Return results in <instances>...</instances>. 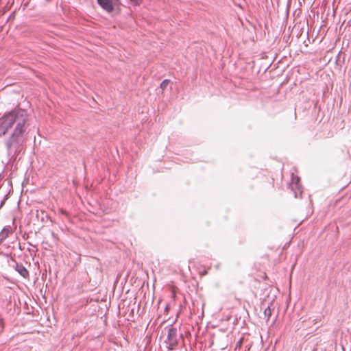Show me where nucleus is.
<instances>
[{
  "mask_svg": "<svg viewBox=\"0 0 351 351\" xmlns=\"http://www.w3.org/2000/svg\"><path fill=\"white\" fill-rule=\"evenodd\" d=\"M30 125L27 110L15 108L0 117V136L12 129L10 136L5 141L8 156L16 158L23 149Z\"/></svg>",
  "mask_w": 351,
  "mask_h": 351,
  "instance_id": "obj_1",
  "label": "nucleus"
},
{
  "mask_svg": "<svg viewBox=\"0 0 351 351\" xmlns=\"http://www.w3.org/2000/svg\"><path fill=\"white\" fill-rule=\"evenodd\" d=\"M166 346L169 350H173L178 343V330L176 328L170 326L168 328L167 337L165 341Z\"/></svg>",
  "mask_w": 351,
  "mask_h": 351,
  "instance_id": "obj_2",
  "label": "nucleus"
},
{
  "mask_svg": "<svg viewBox=\"0 0 351 351\" xmlns=\"http://www.w3.org/2000/svg\"><path fill=\"white\" fill-rule=\"evenodd\" d=\"M119 0H97L100 7L108 13H112L114 10V4Z\"/></svg>",
  "mask_w": 351,
  "mask_h": 351,
  "instance_id": "obj_3",
  "label": "nucleus"
},
{
  "mask_svg": "<svg viewBox=\"0 0 351 351\" xmlns=\"http://www.w3.org/2000/svg\"><path fill=\"white\" fill-rule=\"evenodd\" d=\"M14 269L24 278H28L29 276V274L28 270L23 266L22 263H16L15 266H14Z\"/></svg>",
  "mask_w": 351,
  "mask_h": 351,
  "instance_id": "obj_4",
  "label": "nucleus"
},
{
  "mask_svg": "<svg viewBox=\"0 0 351 351\" xmlns=\"http://www.w3.org/2000/svg\"><path fill=\"white\" fill-rule=\"evenodd\" d=\"M298 181H299V178L298 177V178H296V181L294 182V181L293 180V183L291 185L292 190H294V189H297V191H295L294 192L295 197H296V198L301 197L302 193V191H301V189L299 186Z\"/></svg>",
  "mask_w": 351,
  "mask_h": 351,
  "instance_id": "obj_5",
  "label": "nucleus"
},
{
  "mask_svg": "<svg viewBox=\"0 0 351 351\" xmlns=\"http://www.w3.org/2000/svg\"><path fill=\"white\" fill-rule=\"evenodd\" d=\"M10 233V228H3L1 232H0V242L3 241L6 239Z\"/></svg>",
  "mask_w": 351,
  "mask_h": 351,
  "instance_id": "obj_6",
  "label": "nucleus"
},
{
  "mask_svg": "<svg viewBox=\"0 0 351 351\" xmlns=\"http://www.w3.org/2000/svg\"><path fill=\"white\" fill-rule=\"evenodd\" d=\"M271 315V310L269 306H268L265 310H264V317L266 319V321H268Z\"/></svg>",
  "mask_w": 351,
  "mask_h": 351,
  "instance_id": "obj_7",
  "label": "nucleus"
},
{
  "mask_svg": "<svg viewBox=\"0 0 351 351\" xmlns=\"http://www.w3.org/2000/svg\"><path fill=\"white\" fill-rule=\"evenodd\" d=\"M170 83V80H163L161 84H160V88L162 90H165L168 85Z\"/></svg>",
  "mask_w": 351,
  "mask_h": 351,
  "instance_id": "obj_8",
  "label": "nucleus"
},
{
  "mask_svg": "<svg viewBox=\"0 0 351 351\" xmlns=\"http://www.w3.org/2000/svg\"><path fill=\"white\" fill-rule=\"evenodd\" d=\"M134 5H139L142 2L143 0H130Z\"/></svg>",
  "mask_w": 351,
  "mask_h": 351,
  "instance_id": "obj_9",
  "label": "nucleus"
},
{
  "mask_svg": "<svg viewBox=\"0 0 351 351\" xmlns=\"http://www.w3.org/2000/svg\"><path fill=\"white\" fill-rule=\"evenodd\" d=\"M7 199V195L5 196V197L3 198V199L1 202V204H0V208L4 205L5 201Z\"/></svg>",
  "mask_w": 351,
  "mask_h": 351,
  "instance_id": "obj_10",
  "label": "nucleus"
},
{
  "mask_svg": "<svg viewBox=\"0 0 351 351\" xmlns=\"http://www.w3.org/2000/svg\"><path fill=\"white\" fill-rule=\"evenodd\" d=\"M0 326L2 329L4 328V323H3V320L2 318H0Z\"/></svg>",
  "mask_w": 351,
  "mask_h": 351,
  "instance_id": "obj_11",
  "label": "nucleus"
},
{
  "mask_svg": "<svg viewBox=\"0 0 351 351\" xmlns=\"http://www.w3.org/2000/svg\"><path fill=\"white\" fill-rule=\"evenodd\" d=\"M168 308H169V306H166V308H165V311H167V310H168Z\"/></svg>",
  "mask_w": 351,
  "mask_h": 351,
  "instance_id": "obj_12",
  "label": "nucleus"
},
{
  "mask_svg": "<svg viewBox=\"0 0 351 351\" xmlns=\"http://www.w3.org/2000/svg\"><path fill=\"white\" fill-rule=\"evenodd\" d=\"M47 2H49L51 0H46Z\"/></svg>",
  "mask_w": 351,
  "mask_h": 351,
  "instance_id": "obj_13",
  "label": "nucleus"
}]
</instances>
